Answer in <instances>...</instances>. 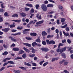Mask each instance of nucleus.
Here are the masks:
<instances>
[{
  "instance_id": "obj_1",
  "label": "nucleus",
  "mask_w": 73,
  "mask_h": 73,
  "mask_svg": "<svg viewBox=\"0 0 73 73\" xmlns=\"http://www.w3.org/2000/svg\"><path fill=\"white\" fill-rule=\"evenodd\" d=\"M44 22V20L39 21L36 23V25H35V26L36 27H40V26H41V25L40 24H42V23H43Z\"/></svg>"
},
{
  "instance_id": "obj_2",
  "label": "nucleus",
  "mask_w": 73,
  "mask_h": 73,
  "mask_svg": "<svg viewBox=\"0 0 73 73\" xmlns=\"http://www.w3.org/2000/svg\"><path fill=\"white\" fill-rule=\"evenodd\" d=\"M41 8L44 11H46L48 9V7H46V5L44 4H43L41 5Z\"/></svg>"
},
{
  "instance_id": "obj_3",
  "label": "nucleus",
  "mask_w": 73,
  "mask_h": 73,
  "mask_svg": "<svg viewBox=\"0 0 73 73\" xmlns=\"http://www.w3.org/2000/svg\"><path fill=\"white\" fill-rule=\"evenodd\" d=\"M7 63H5L3 65V66H5V65H7V64H12V65L14 64H15V63L14 62L12 61H8L7 62Z\"/></svg>"
},
{
  "instance_id": "obj_4",
  "label": "nucleus",
  "mask_w": 73,
  "mask_h": 73,
  "mask_svg": "<svg viewBox=\"0 0 73 73\" xmlns=\"http://www.w3.org/2000/svg\"><path fill=\"white\" fill-rule=\"evenodd\" d=\"M9 38H11V41H14V42H16L17 40L16 39L14 38L13 37L11 36H10L9 37Z\"/></svg>"
},
{
  "instance_id": "obj_5",
  "label": "nucleus",
  "mask_w": 73,
  "mask_h": 73,
  "mask_svg": "<svg viewBox=\"0 0 73 73\" xmlns=\"http://www.w3.org/2000/svg\"><path fill=\"white\" fill-rule=\"evenodd\" d=\"M41 50L42 51H44V52H48L49 51V49L47 48H41Z\"/></svg>"
},
{
  "instance_id": "obj_6",
  "label": "nucleus",
  "mask_w": 73,
  "mask_h": 73,
  "mask_svg": "<svg viewBox=\"0 0 73 73\" xmlns=\"http://www.w3.org/2000/svg\"><path fill=\"white\" fill-rule=\"evenodd\" d=\"M10 30V29L9 28H6L4 29H2L3 31H4V32H7L8 31H9Z\"/></svg>"
},
{
  "instance_id": "obj_7",
  "label": "nucleus",
  "mask_w": 73,
  "mask_h": 73,
  "mask_svg": "<svg viewBox=\"0 0 73 73\" xmlns=\"http://www.w3.org/2000/svg\"><path fill=\"white\" fill-rule=\"evenodd\" d=\"M20 15L22 17H25V16H27V14L24 13H20Z\"/></svg>"
},
{
  "instance_id": "obj_8",
  "label": "nucleus",
  "mask_w": 73,
  "mask_h": 73,
  "mask_svg": "<svg viewBox=\"0 0 73 73\" xmlns=\"http://www.w3.org/2000/svg\"><path fill=\"white\" fill-rule=\"evenodd\" d=\"M23 49L24 50H25L26 52H27V53H29V52H31L30 50H29L28 49L25 47H24Z\"/></svg>"
},
{
  "instance_id": "obj_9",
  "label": "nucleus",
  "mask_w": 73,
  "mask_h": 73,
  "mask_svg": "<svg viewBox=\"0 0 73 73\" xmlns=\"http://www.w3.org/2000/svg\"><path fill=\"white\" fill-rule=\"evenodd\" d=\"M66 49V47H64V48H62L60 51L61 53H62L63 52H64V51H65Z\"/></svg>"
},
{
  "instance_id": "obj_10",
  "label": "nucleus",
  "mask_w": 73,
  "mask_h": 73,
  "mask_svg": "<svg viewBox=\"0 0 73 73\" xmlns=\"http://www.w3.org/2000/svg\"><path fill=\"white\" fill-rule=\"evenodd\" d=\"M64 34L66 36V37H67V36H68L69 35V33H66L65 31L63 32Z\"/></svg>"
},
{
  "instance_id": "obj_11",
  "label": "nucleus",
  "mask_w": 73,
  "mask_h": 73,
  "mask_svg": "<svg viewBox=\"0 0 73 73\" xmlns=\"http://www.w3.org/2000/svg\"><path fill=\"white\" fill-rule=\"evenodd\" d=\"M59 59V58H53L52 60V62H53V61H54L55 60H58Z\"/></svg>"
},
{
  "instance_id": "obj_12",
  "label": "nucleus",
  "mask_w": 73,
  "mask_h": 73,
  "mask_svg": "<svg viewBox=\"0 0 73 73\" xmlns=\"http://www.w3.org/2000/svg\"><path fill=\"white\" fill-rule=\"evenodd\" d=\"M13 50L14 51H19V48L17 47L13 48Z\"/></svg>"
},
{
  "instance_id": "obj_13",
  "label": "nucleus",
  "mask_w": 73,
  "mask_h": 73,
  "mask_svg": "<svg viewBox=\"0 0 73 73\" xmlns=\"http://www.w3.org/2000/svg\"><path fill=\"white\" fill-rule=\"evenodd\" d=\"M30 35H31V36H37V34L35 33H30Z\"/></svg>"
},
{
  "instance_id": "obj_14",
  "label": "nucleus",
  "mask_w": 73,
  "mask_h": 73,
  "mask_svg": "<svg viewBox=\"0 0 73 73\" xmlns=\"http://www.w3.org/2000/svg\"><path fill=\"white\" fill-rule=\"evenodd\" d=\"M24 65H27V66H31L32 65L30 64H29L28 63H27L26 62H25L24 63Z\"/></svg>"
},
{
  "instance_id": "obj_15",
  "label": "nucleus",
  "mask_w": 73,
  "mask_h": 73,
  "mask_svg": "<svg viewBox=\"0 0 73 73\" xmlns=\"http://www.w3.org/2000/svg\"><path fill=\"white\" fill-rule=\"evenodd\" d=\"M36 17L37 18L39 19H41V16L39 15L38 14L36 15Z\"/></svg>"
},
{
  "instance_id": "obj_16",
  "label": "nucleus",
  "mask_w": 73,
  "mask_h": 73,
  "mask_svg": "<svg viewBox=\"0 0 73 73\" xmlns=\"http://www.w3.org/2000/svg\"><path fill=\"white\" fill-rule=\"evenodd\" d=\"M47 7H53V4H48L47 5Z\"/></svg>"
},
{
  "instance_id": "obj_17",
  "label": "nucleus",
  "mask_w": 73,
  "mask_h": 73,
  "mask_svg": "<svg viewBox=\"0 0 73 73\" xmlns=\"http://www.w3.org/2000/svg\"><path fill=\"white\" fill-rule=\"evenodd\" d=\"M14 72L15 73H19L21 72V71H20V70H15L14 71Z\"/></svg>"
},
{
  "instance_id": "obj_18",
  "label": "nucleus",
  "mask_w": 73,
  "mask_h": 73,
  "mask_svg": "<svg viewBox=\"0 0 73 73\" xmlns=\"http://www.w3.org/2000/svg\"><path fill=\"white\" fill-rule=\"evenodd\" d=\"M23 44L24 45H26V46H29L30 47V46H31V45L29 44L28 43H23Z\"/></svg>"
},
{
  "instance_id": "obj_19",
  "label": "nucleus",
  "mask_w": 73,
  "mask_h": 73,
  "mask_svg": "<svg viewBox=\"0 0 73 73\" xmlns=\"http://www.w3.org/2000/svg\"><path fill=\"white\" fill-rule=\"evenodd\" d=\"M8 54V52L5 51L3 53L2 55H3V56H4V55H7Z\"/></svg>"
},
{
  "instance_id": "obj_20",
  "label": "nucleus",
  "mask_w": 73,
  "mask_h": 73,
  "mask_svg": "<svg viewBox=\"0 0 73 73\" xmlns=\"http://www.w3.org/2000/svg\"><path fill=\"white\" fill-rule=\"evenodd\" d=\"M26 6H28V7H33L32 5L29 3L26 4Z\"/></svg>"
},
{
  "instance_id": "obj_21",
  "label": "nucleus",
  "mask_w": 73,
  "mask_h": 73,
  "mask_svg": "<svg viewBox=\"0 0 73 73\" xmlns=\"http://www.w3.org/2000/svg\"><path fill=\"white\" fill-rule=\"evenodd\" d=\"M42 36H46V35H47V33H46L45 31H43L42 32Z\"/></svg>"
},
{
  "instance_id": "obj_22",
  "label": "nucleus",
  "mask_w": 73,
  "mask_h": 73,
  "mask_svg": "<svg viewBox=\"0 0 73 73\" xmlns=\"http://www.w3.org/2000/svg\"><path fill=\"white\" fill-rule=\"evenodd\" d=\"M36 22H37V20H35L34 21H32L30 22V24H32V23L33 24H35V23H36Z\"/></svg>"
},
{
  "instance_id": "obj_23",
  "label": "nucleus",
  "mask_w": 73,
  "mask_h": 73,
  "mask_svg": "<svg viewBox=\"0 0 73 73\" xmlns=\"http://www.w3.org/2000/svg\"><path fill=\"white\" fill-rule=\"evenodd\" d=\"M13 17H18V15L17 14H15L12 15Z\"/></svg>"
},
{
  "instance_id": "obj_24",
  "label": "nucleus",
  "mask_w": 73,
  "mask_h": 73,
  "mask_svg": "<svg viewBox=\"0 0 73 73\" xmlns=\"http://www.w3.org/2000/svg\"><path fill=\"white\" fill-rule=\"evenodd\" d=\"M19 68L20 69H22V70H26V68L24 67H19Z\"/></svg>"
},
{
  "instance_id": "obj_25",
  "label": "nucleus",
  "mask_w": 73,
  "mask_h": 73,
  "mask_svg": "<svg viewBox=\"0 0 73 73\" xmlns=\"http://www.w3.org/2000/svg\"><path fill=\"white\" fill-rule=\"evenodd\" d=\"M26 38L27 40H32V38L31 37H26Z\"/></svg>"
},
{
  "instance_id": "obj_26",
  "label": "nucleus",
  "mask_w": 73,
  "mask_h": 73,
  "mask_svg": "<svg viewBox=\"0 0 73 73\" xmlns=\"http://www.w3.org/2000/svg\"><path fill=\"white\" fill-rule=\"evenodd\" d=\"M22 57L23 58H26L27 57V54H25V53L23 54V55L22 56Z\"/></svg>"
},
{
  "instance_id": "obj_27",
  "label": "nucleus",
  "mask_w": 73,
  "mask_h": 73,
  "mask_svg": "<svg viewBox=\"0 0 73 73\" xmlns=\"http://www.w3.org/2000/svg\"><path fill=\"white\" fill-rule=\"evenodd\" d=\"M29 56L30 57H31L32 58H33L35 56V54H33L32 55H30Z\"/></svg>"
},
{
  "instance_id": "obj_28",
  "label": "nucleus",
  "mask_w": 73,
  "mask_h": 73,
  "mask_svg": "<svg viewBox=\"0 0 73 73\" xmlns=\"http://www.w3.org/2000/svg\"><path fill=\"white\" fill-rule=\"evenodd\" d=\"M66 19L65 18H61V21L62 23H63V22H64Z\"/></svg>"
},
{
  "instance_id": "obj_29",
  "label": "nucleus",
  "mask_w": 73,
  "mask_h": 73,
  "mask_svg": "<svg viewBox=\"0 0 73 73\" xmlns=\"http://www.w3.org/2000/svg\"><path fill=\"white\" fill-rule=\"evenodd\" d=\"M10 28H14V27H15V25H10Z\"/></svg>"
},
{
  "instance_id": "obj_30",
  "label": "nucleus",
  "mask_w": 73,
  "mask_h": 73,
  "mask_svg": "<svg viewBox=\"0 0 73 73\" xmlns=\"http://www.w3.org/2000/svg\"><path fill=\"white\" fill-rule=\"evenodd\" d=\"M37 43L35 42H34L32 43V46H34L36 45H37Z\"/></svg>"
},
{
  "instance_id": "obj_31",
  "label": "nucleus",
  "mask_w": 73,
  "mask_h": 73,
  "mask_svg": "<svg viewBox=\"0 0 73 73\" xmlns=\"http://www.w3.org/2000/svg\"><path fill=\"white\" fill-rule=\"evenodd\" d=\"M13 21H15V22H17V23H20V21H21V20H12Z\"/></svg>"
},
{
  "instance_id": "obj_32",
  "label": "nucleus",
  "mask_w": 73,
  "mask_h": 73,
  "mask_svg": "<svg viewBox=\"0 0 73 73\" xmlns=\"http://www.w3.org/2000/svg\"><path fill=\"white\" fill-rule=\"evenodd\" d=\"M61 46H64V44H62V43H59L58 46V48H59Z\"/></svg>"
},
{
  "instance_id": "obj_33",
  "label": "nucleus",
  "mask_w": 73,
  "mask_h": 73,
  "mask_svg": "<svg viewBox=\"0 0 73 73\" xmlns=\"http://www.w3.org/2000/svg\"><path fill=\"white\" fill-rule=\"evenodd\" d=\"M67 26H68V25L67 24H66L64 26H62L61 27V28H66V27H67Z\"/></svg>"
},
{
  "instance_id": "obj_34",
  "label": "nucleus",
  "mask_w": 73,
  "mask_h": 73,
  "mask_svg": "<svg viewBox=\"0 0 73 73\" xmlns=\"http://www.w3.org/2000/svg\"><path fill=\"white\" fill-rule=\"evenodd\" d=\"M36 42H40H40H41V41L40 40V39L38 38L36 40Z\"/></svg>"
},
{
  "instance_id": "obj_35",
  "label": "nucleus",
  "mask_w": 73,
  "mask_h": 73,
  "mask_svg": "<svg viewBox=\"0 0 73 73\" xmlns=\"http://www.w3.org/2000/svg\"><path fill=\"white\" fill-rule=\"evenodd\" d=\"M19 59H22V57H17L15 58L14 59V60H19Z\"/></svg>"
},
{
  "instance_id": "obj_36",
  "label": "nucleus",
  "mask_w": 73,
  "mask_h": 73,
  "mask_svg": "<svg viewBox=\"0 0 73 73\" xmlns=\"http://www.w3.org/2000/svg\"><path fill=\"white\" fill-rule=\"evenodd\" d=\"M55 42L53 40L50 41V44H55Z\"/></svg>"
},
{
  "instance_id": "obj_37",
  "label": "nucleus",
  "mask_w": 73,
  "mask_h": 73,
  "mask_svg": "<svg viewBox=\"0 0 73 73\" xmlns=\"http://www.w3.org/2000/svg\"><path fill=\"white\" fill-rule=\"evenodd\" d=\"M61 50V49H59L58 48L56 50V51L57 52H58V53L60 52V54H61V52H60Z\"/></svg>"
},
{
  "instance_id": "obj_38",
  "label": "nucleus",
  "mask_w": 73,
  "mask_h": 73,
  "mask_svg": "<svg viewBox=\"0 0 73 73\" xmlns=\"http://www.w3.org/2000/svg\"><path fill=\"white\" fill-rule=\"evenodd\" d=\"M23 53H24V51L23 50H21L19 52V54H23Z\"/></svg>"
},
{
  "instance_id": "obj_39",
  "label": "nucleus",
  "mask_w": 73,
  "mask_h": 73,
  "mask_svg": "<svg viewBox=\"0 0 73 73\" xmlns=\"http://www.w3.org/2000/svg\"><path fill=\"white\" fill-rule=\"evenodd\" d=\"M29 9H29L28 8L25 7V11H29Z\"/></svg>"
},
{
  "instance_id": "obj_40",
  "label": "nucleus",
  "mask_w": 73,
  "mask_h": 73,
  "mask_svg": "<svg viewBox=\"0 0 73 73\" xmlns=\"http://www.w3.org/2000/svg\"><path fill=\"white\" fill-rule=\"evenodd\" d=\"M50 41H49V40H46V42L47 44H50Z\"/></svg>"
},
{
  "instance_id": "obj_41",
  "label": "nucleus",
  "mask_w": 73,
  "mask_h": 73,
  "mask_svg": "<svg viewBox=\"0 0 73 73\" xmlns=\"http://www.w3.org/2000/svg\"><path fill=\"white\" fill-rule=\"evenodd\" d=\"M3 46L5 49H7L8 48V46L7 45H5V44H3Z\"/></svg>"
},
{
  "instance_id": "obj_42",
  "label": "nucleus",
  "mask_w": 73,
  "mask_h": 73,
  "mask_svg": "<svg viewBox=\"0 0 73 73\" xmlns=\"http://www.w3.org/2000/svg\"><path fill=\"white\" fill-rule=\"evenodd\" d=\"M67 42L68 44H70L71 43V42H72V41L70 40L69 39H68L67 40Z\"/></svg>"
},
{
  "instance_id": "obj_43",
  "label": "nucleus",
  "mask_w": 73,
  "mask_h": 73,
  "mask_svg": "<svg viewBox=\"0 0 73 73\" xmlns=\"http://www.w3.org/2000/svg\"><path fill=\"white\" fill-rule=\"evenodd\" d=\"M62 57H63L64 58L66 57V56H65V54L64 53L62 54Z\"/></svg>"
},
{
  "instance_id": "obj_44",
  "label": "nucleus",
  "mask_w": 73,
  "mask_h": 73,
  "mask_svg": "<svg viewBox=\"0 0 73 73\" xmlns=\"http://www.w3.org/2000/svg\"><path fill=\"white\" fill-rule=\"evenodd\" d=\"M36 9H38L39 8V5H36L35 6Z\"/></svg>"
},
{
  "instance_id": "obj_45",
  "label": "nucleus",
  "mask_w": 73,
  "mask_h": 73,
  "mask_svg": "<svg viewBox=\"0 0 73 73\" xmlns=\"http://www.w3.org/2000/svg\"><path fill=\"white\" fill-rule=\"evenodd\" d=\"M44 62H45V61L43 60L42 61L40 62L39 63V64L40 65H41Z\"/></svg>"
},
{
  "instance_id": "obj_46",
  "label": "nucleus",
  "mask_w": 73,
  "mask_h": 73,
  "mask_svg": "<svg viewBox=\"0 0 73 73\" xmlns=\"http://www.w3.org/2000/svg\"><path fill=\"white\" fill-rule=\"evenodd\" d=\"M65 29L66 31H70V29H69V28L68 27H67Z\"/></svg>"
},
{
  "instance_id": "obj_47",
  "label": "nucleus",
  "mask_w": 73,
  "mask_h": 73,
  "mask_svg": "<svg viewBox=\"0 0 73 73\" xmlns=\"http://www.w3.org/2000/svg\"><path fill=\"white\" fill-rule=\"evenodd\" d=\"M16 46V44L14 43H13L12 45H11V47H14V46Z\"/></svg>"
},
{
  "instance_id": "obj_48",
  "label": "nucleus",
  "mask_w": 73,
  "mask_h": 73,
  "mask_svg": "<svg viewBox=\"0 0 73 73\" xmlns=\"http://www.w3.org/2000/svg\"><path fill=\"white\" fill-rule=\"evenodd\" d=\"M48 64V62H46L44 63L43 65V66H46V65H47V64Z\"/></svg>"
},
{
  "instance_id": "obj_49",
  "label": "nucleus",
  "mask_w": 73,
  "mask_h": 73,
  "mask_svg": "<svg viewBox=\"0 0 73 73\" xmlns=\"http://www.w3.org/2000/svg\"><path fill=\"white\" fill-rule=\"evenodd\" d=\"M5 69V67H2L1 69H0V72H1V71H2V70H3L4 69Z\"/></svg>"
},
{
  "instance_id": "obj_50",
  "label": "nucleus",
  "mask_w": 73,
  "mask_h": 73,
  "mask_svg": "<svg viewBox=\"0 0 73 73\" xmlns=\"http://www.w3.org/2000/svg\"><path fill=\"white\" fill-rule=\"evenodd\" d=\"M36 50L35 49H33V50L32 51V53H35V52H36Z\"/></svg>"
},
{
  "instance_id": "obj_51",
  "label": "nucleus",
  "mask_w": 73,
  "mask_h": 73,
  "mask_svg": "<svg viewBox=\"0 0 73 73\" xmlns=\"http://www.w3.org/2000/svg\"><path fill=\"white\" fill-rule=\"evenodd\" d=\"M1 15H0V22H1L3 21V17H1Z\"/></svg>"
},
{
  "instance_id": "obj_52",
  "label": "nucleus",
  "mask_w": 73,
  "mask_h": 73,
  "mask_svg": "<svg viewBox=\"0 0 73 73\" xmlns=\"http://www.w3.org/2000/svg\"><path fill=\"white\" fill-rule=\"evenodd\" d=\"M65 61L64 60H63L62 61H61L60 62V64H62V63H63V62H64Z\"/></svg>"
},
{
  "instance_id": "obj_53",
  "label": "nucleus",
  "mask_w": 73,
  "mask_h": 73,
  "mask_svg": "<svg viewBox=\"0 0 73 73\" xmlns=\"http://www.w3.org/2000/svg\"><path fill=\"white\" fill-rule=\"evenodd\" d=\"M14 66H11V65H9L7 66V68H11L12 67H14Z\"/></svg>"
},
{
  "instance_id": "obj_54",
  "label": "nucleus",
  "mask_w": 73,
  "mask_h": 73,
  "mask_svg": "<svg viewBox=\"0 0 73 73\" xmlns=\"http://www.w3.org/2000/svg\"><path fill=\"white\" fill-rule=\"evenodd\" d=\"M53 0H48L50 2H51V3H54L55 2L54 1H53Z\"/></svg>"
},
{
  "instance_id": "obj_55",
  "label": "nucleus",
  "mask_w": 73,
  "mask_h": 73,
  "mask_svg": "<svg viewBox=\"0 0 73 73\" xmlns=\"http://www.w3.org/2000/svg\"><path fill=\"white\" fill-rule=\"evenodd\" d=\"M68 49L69 50H72V49H73V47H68Z\"/></svg>"
},
{
  "instance_id": "obj_56",
  "label": "nucleus",
  "mask_w": 73,
  "mask_h": 73,
  "mask_svg": "<svg viewBox=\"0 0 73 73\" xmlns=\"http://www.w3.org/2000/svg\"><path fill=\"white\" fill-rule=\"evenodd\" d=\"M53 37V35L50 36V35H48L47 36V38H51V37Z\"/></svg>"
},
{
  "instance_id": "obj_57",
  "label": "nucleus",
  "mask_w": 73,
  "mask_h": 73,
  "mask_svg": "<svg viewBox=\"0 0 73 73\" xmlns=\"http://www.w3.org/2000/svg\"><path fill=\"white\" fill-rule=\"evenodd\" d=\"M18 29H19L20 30H21L23 29V27H21V28H20V27H19L17 28Z\"/></svg>"
},
{
  "instance_id": "obj_58",
  "label": "nucleus",
  "mask_w": 73,
  "mask_h": 73,
  "mask_svg": "<svg viewBox=\"0 0 73 73\" xmlns=\"http://www.w3.org/2000/svg\"><path fill=\"white\" fill-rule=\"evenodd\" d=\"M42 43L43 45H46V42L45 41H42Z\"/></svg>"
},
{
  "instance_id": "obj_59",
  "label": "nucleus",
  "mask_w": 73,
  "mask_h": 73,
  "mask_svg": "<svg viewBox=\"0 0 73 73\" xmlns=\"http://www.w3.org/2000/svg\"><path fill=\"white\" fill-rule=\"evenodd\" d=\"M4 15L5 16H8V13L7 12H5L4 13Z\"/></svg>"
},
{
  "instance_id": "obj_60",
  "label": "nucleus",
  "mask_w": 73,
  "mask_h": 73,
  "mask_svg": "<svg viewBox=\"0 0 73 73\" xmlns=\"http://www.w3.org/2000/svg\"><path fill=\"white\" fill-rule=\"evenodd\" d=\"M44 4H48V1H44Z\"/></svg>"
},
{
  "instance_id": "obj_61",
  "label": "nucleus",
  "mask_w": 73,
  "mask_h": 73,
  "mask_svg": "<svg viewBox=\"0 0 73 73\" xmlns=\"http://www.w3.org/2000/svg\"><path fill=\"white\" fill-rule=\"evenodd\" d=\"M55 32L56 33L58 34V32H59V31H58V29H56L55 31Z\"/></svg>"
},
{
  "instance_id": "obj_62",
  "label": "nucleus",
  "mask_w": 73,
  "mask_h": 73,
  "mask_svg": "<svg viewBox=\"0 0 73 73\" xmlns=\"http://www.w3.org/2000/svg\"><path fill=\"white\" fill-rule=\"evenodd\" d=\"M62 42L63 44H64V42H66V40L64 39V40H62Z\"/></svg>"
},
{
  "instance_id": "obj_63",
  "label": "nucleus",
  "mask_w": 73,
  "mask_h": 73,
  "mask_svg": "<svg viewBox=\"0 0 73 73\" xmlns=\"http://www.w3.org/2000/svg\"><path fill=\"white\" fill-rule=\"evenodd\" d=\"M16 31H17V30H16L13 29L11 30L12 32H16Z\"/></svg>"
},
{
  "instance_id": "obj_64",
  "label": "nucleus",
  "mask_w": 73,
  "mask_h": 73,
  "mask_svg": "<svg viewBox=\"0 0 73 73\" xmlns=\"http://www.w3.org/2000/svg\"><path fill=\"white\" fill-rule=\"evenodd\" d=\"M63 72H65V73H69V72H68V71H67V70H64Z\"/></svg>"
}]
</instances>
